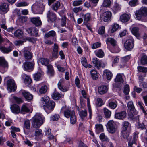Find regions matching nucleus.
<instances>
[{
    "instance_id": "nucleus-1",
    "label": "nucleus",
    "mask_w": 147,
    "mask_h": 147,
    "mask_svg": "<svg viewBox=\"0 0 147 147\" xmlns=\"http://www.w3.org/2000/svg\"><path fill=\"white\" fill-rule=\"evenodd\" d=\"M44 121V117L41 114L37 113L32 118V125L33 127L38 128L43 124Z\"/></svg>"
},
{
    "instance_id": "nucleus-2",
    "label": "nucleus",
    "mask_w": 147,
    "mask_h": 147,
    "mask_svg": "<svg viewBox=\"0 0 147 147\" xmlns=\"http://www.w3.org/2000/svg\"><path fill=\"white\" fill-rule=\"evenodd\" d=\"M43 0H37L36 2L32 6V10L34 14H42L45 9Z\"/></svg>"
},
{
    "instance_id": "nucleus-3",
    "label": "nucleus",
    "mask_w": 147,
    "mask_h": 147,
    "mask_svg": "<svg viewBox=\"0 0 147 147\" xmlns=\"http://www.w3.org/2000/svg\"><path fill=\"white\" fill-rule=\"evenodd\" d=\"M136 19L144 22L147 21V8H143L136 11L135 13Z\"/></svg>"
},
{
    "instance_id": "nucleus-4",
    "label": "nucleus",
    "mask_w": 147,
    "mask_h": 147,
    "mask_svg": "<svg viewBox=\"0 0 147 147\" xmlns=\"http://www.w3.org/2000/svg\"><path fill=\"white\" fill-rule=\"evenodd\" d=\"M55 105V103L54 101L51 100L42 107L47 113L48 114L54 109Z\"/></svg>"
},
{
    "instance_id": "nucleus-5",
    "label": "nucleus",
    "mask_w": 147,
    "mask_h": 147,
    "mask_svg": "<svg viewBox=\"0 0 147 147\" xmlns=\"http://www.w3.org/2000/svg\"><path fill=\"white\" fill-rule=\"evenodd\" d=\"M107 127L108 131L111 133H115L117 129L116 124L113 120L108 121L107 124Z\"/></svg>"
},
{
    "instance_id": "nucleus-6",
    "label": "nucleus",
    "mask_w": 147,
    "mask_h": 147,
    "mask_svg": "<svg viewBox=\"0 0 147 147\" xmlns=\"http://www.w3.org/2000/svg\"><path fill=\"white\" fill-rule=\"evenodd\" d=\"M8 90L10 92H14L16 89V86L13 80L9 79L7 82Z\"/></svg>"
},
{
    "instance_id": "nucleus-7",
    "label": "nucleus",
    "mask_w": 147,
    "mask_h": 147,
    "mask_svg": "<svg viewBox=\"0 0 147 147\" xmlns=\"http://www.w3.org/2000/svg\"><path fill=\"white\" fill-rule=\"evenodd\" d=\"M92 62L93 64L94 65V66L98 69H99L101 67L102 68L104 67L106 65L105 63L98 60L96 58L93 59Z\"/></svg>"
},
{
    "instance_id": "nucleus-8",
    "label": "nucleus",
    "mask_w": 147,
    "mask_h": 147,
    "mask_svg": "<svg viewBox=\"0 0 147 147\" xmlns=\"http://www.w3.org/2000/svg\"><path fill=\"white\" fill-rule=\"evenodd\" d=\"M60 112L63 113L64 116L67 118H69L72 115V113H74V111H71L69 109H67L65 107H63L62 108Z\"/></svg>"
},
{
    "instance_id": "nucleus-9",
    "label": "nucleus",
    "mask_w": 147,
    "mask_h": 147,
    "mask_svg": "<svg viewBox=\"0 0 147 147\" xmlns=\"http://www.w3.org/2000/svg\"><path fill=\"white\" fill-rule=\"evenodd\" d=\"M125 48L129 51L131 50L134 47V40L132 38L126 40L124 44Z\"/></svg>"
},
{
    "instance_id": "nucleus-10",
    "label": "nucleus",
    "mask_w": 147,
    "mask_h": 147,
    "mask_svg": "<svg viewBox=\"0 0 147 147\" xmlns=\"http://www.w3.org/2000/svg\"><path fill=\"white\" fill-rule=\"evenodd\" d=\"M47 14L48 22H53L56 19V15L54 13L49 11Z\"/></svg>"
},
{
    "instance_id": "nucleus-11",
    "label": "nucleus",
    "mask_w": 147,
    "mask_h": 147,
    "mask_svg": "<svg viewBox=\"0 0 147 147\" xmlns=\"http://www.w3.org/2000/svg\"><path fill=\"white\" fill-rule=\"evenodd\" d=\"M20 92L27 100H30L32 99V95L25 90H21Z\"/></svg>"
},
{
    "instance_id": "nucleus-12",
    "label": "nucleus",
    "mask_w": 147,
    "mask_h": 147,
    "mask_svg": "<svg viewBox=\"0 0 147 147\" xmlns=\"http://www.w3.org/2000/svg\"><path fill=\"white\" fill-rule=\"evenodd\" d=\"M58 45L55 43L54 46H52L53 51L52 53L51 59H55L58 57Z\"/></svg>"
},
{
    "instance_id": "nucleus-13",
    "label": "nucleus",
    "mask_w": 147,
    "mask_h": 147,
    "mask_svg": "<svg viewBox=\"0 0 147 147\" xmlns=\"http://www.w3.org/2000/svg\"><path fill=\"white\" fill-rule=\"evenodd\" d=\"M23 67L25 70L30 71L33 69V65L31 62H26L23 64Z\"/></svg>"
},
{
    "instance_id": "nucleus-14",
    "label": "nucleus",
    "mask_w": 147,
    "mask_h": 147,
    "mask_svg": "<svg viewBox=\"0 0 147 147\" xmlns=\"http://www.w3.org/2000/svg\"><path fill=\"white\" fill-rule=\"evenodd\" d=\"M111 16L112 14L110 12L106 11L103 13L101 18L104 22H107L111 19Z\"/></svg>"
},
{
    "instance_id": "nucleus-15",
    "label": "nucleus",
    "mask_w": 147,
    "mask_h": 147,
    "mask_svg": "<svg viewBox=\"0 0 147 147\" xmlns=\"http://www.w3.org/2000/svg\"><path fill=\"white\" fill-rule=\"evenodd\" d=\"M127 113L125 111H122L117 112L115 114V117L116 119H123L126 117Z\"/></svg>"
},
{
    "instance_id": "nucleus-16",
    "label": "nucleus",
    "mask_w": 147,
    "mask_h": 147,
    "mask_svg": "<svg viewBox=\"0 0 147 147\" xmlns=\"http://www.w3.org/2000/svg\"><path fill=\"white\" fill-rule=\"evenodd\" d=\"M20 112L23 114H25L26 113H30L31 111L28 108L27 105L25 104L22 105L21 108Z\"/></svg>"
},
{
    "instance_id": "nucleus-17",
    "label": "nucleus",
    "mask_w": 147,
    "mask_h": 147,
    "mask_svg": "<svg viewBox=\"0 0 147 147\" xmlns=\"http://www.w3.org/2000/svg\"><path fill=\"white\" fill-rule=\"evenodd\" d=\"M108 89V88L106 86H102L98 88V91L99 93L102 95L106 93Z\"/></svg>"
},
{
    "instance_id": "nucleus-18",
    "label": "nucleus",
    "mask_w": 147,
    "mask_h": 147,
    "mask_svg": "<svg viewBox=\"0 0 147 147\" xmlns=\"http://www.w3.org/2000/svg\"><path fill=\"white\" fill-rule=\"evenodd\" d=\"M31 22L36 26H40L41 24V22L39 17H34L31 19Z\"/></svg>"
},
{
    "instance_id": "nucleus-19",
    "label": "nucleus",
    "mask_w": 147,
    "mask_h": 147,
    "mask_svg": "<svg viewBox=\"0 0 147 147\" xmlns=\"http://www.w3.org/2000/svg\"><path fill=\"white\" fill-rule=\"evenodd\" d=\"M26 49L25 48L24 51V55L26 60H30L32 58V55L29 51L26 50Z\"/></svg>"
},
{
    "instance_id": "nucleus-20",
    "label": "nucleus",
    "mask_w": 147,
    "mask_h": 147,
    "mask_svg": "<svg viewBox=\"0 0 147 147\" xmlns=\"http://www.w3.org/2000/svg\"><path fill=\"white\" fill-rule=\"evenodd\" d=\"M49 97L46 96H45L44 97H42L40 102V105L41 107H43L46 105L49 101Z\"/></svg>"
},
{
    "instance_id": "nucleus-21",
    "label": "nucleus",
    "mask_w": 147,
    "mask_h": 147,
    "mask_svg": "<svg viewBox=\"0 0 147 147\" xmlns=\"http://www.w3.org/2000/svg\"><path fill=\"white\" fill-rule=\"evenodd\" d=\"M13 49V47L12 45H10L7 48L5 47H0V50L3 53H8L11 52Z\"/></svg>"
},
{
    "instance_id": "nucleus-22",
    "label": "nucleus",
    "mask_w": 147,
    "mask_h": 147,
    "mask_svg": "<svg viewBox=\"0 0 147 147\" xmlns=\"http://www.w3.org/2000/svg\"><path fill=\"white\" fill-rule=\"evenodd\" d=\"M12 112L15 114H18L20 111V108L18 105H13L11 107Z\"/></svg>"
},
{
    "instance_id": "nucleus-23",
    "label": "nucleus",
    "mask_w": 147,
    "mask_h": 147,
    "mask_svg": "<svg viewBox=\"0 0 147 147\" xmlns=\"http://www.w3.org/2000/svg\"><path fill=\"white\" fill-rule=\"evenodd\" d=\"M127 106L128 109L131 112H135V114L136 113V111L132 101H130L127 104Z\"/></svg>"
},
{
    "instance_id": "nucleus-24",
    "label": "nucleus",
    "mask_w": 147,
    "mask_h": 147,
    "mask_svg": "<svg viewBox=\"0 0 147 147\" xmlns=\"http://www.w3.org/2000/svg\"><path fill=\"white\" fill-rule=\"evenodd\" d=\"M137 112L136 111V113L135 114V112H131L128 114V118L130 120H136L138 119V115H137Z\"/></svg>"
},
{
    "instance_id": "nucleus-25",
    "label": "nucleus",
    "mask_w": 147,
    "mask_h": 147,
    "mask_svg": "<svg viewBox=\"0 0 147 147\" xmlns=\"http://www.w3.org/2000/svg\"><path fill=\"white\" fill-rule=\"evenodd\" d=\"M138 138V135L135 134L132 140H129L128 147H132L133 144H135Z\"/></svg>"
},
{
    "instance_id": "nucleus-26",
    "label": "nucleus",
    "mask_w": 147,
    "mask_h": 147,
    "mask_svg": "<svg viewBox=\"0 0 147 147\" xmlns=\"http://www.w3.org/2000/svg\"><path fill=\"white\" fill-rule=\"evenodd\" d=\"M61 6L60 2L59 1H56L51 6L52 9L55 12L57 11L59 8Z\"/></svg>"
},
{
    "instance_id": "nucleus-27",
    "label": "nucleus",
    "mask_w": 147,
    "mask_h": 147,
    "mask_svg": "<svg viewBox=\"0 0 147 147\" xmlns=\"http://www.w3.org/2000/svg\"><path fill=\"white\" fill-rule=\"evenodd\" d=\"M8 5L6 3L1 4L0 6V10L6 13L8 11Z\"/></svg>"
},
{
    "instance_id": "nucleus-28",
    "label": "nucleus",
    "mask_w": 147,
    "mask_h": 147,
    "mask_svg": "<svg viewBox=\"0 0 147 147\" xmlns=\"http://www.w3.org/2000/svg\"><path fill=\"white\" fill-rule=\"evenodd\" d=\"M21 76L24 81L27 82L28 84H30L31 83L32 80L29 76L26 74H23Z\"/></svg>"
},
{
    "instance_id": "nucleus-29",
    "label": "nucleus",
    "mask_w": 147,
    "mask_h": 147,
    "mask_svg": "<svg viewBox=\"0 0 147 147\" xmlns=\"http://www.w3.org/2000/svg\"><path fill=\"white\" fill-rule=\"evenodd\" d=\"M39 60L42 65L46 66L49 65V64L50 62V60L49 59L45 58H40Z\"/></svg>"
},
{
    "instance_id": "nucleus-30",
    "label": "nucleus",
    "mask_w": 147,
    "mask_h": 147,
    "mask_svg": "<svg viewBox=\"0 0 147 147\" xmlns=\"http://www.w3.org/2000/svg\"><path fill=\"white\" fill-rule=\"evenodd\" d=\"M129 18V15L127 14H125L121 15L120 16V20L122 22H125L128 21Z\"/></svg>"
},
{
    "instance_id": "nucleus-31",
    "label": "nucleus",
    "mask_w": 147,
    "mask_h": 147,
    "mask_svg": "<svg viewBox=\"0 0 147 147\" xmlns=\"http://www.w3.org/2000/svg\"><path fill=\"white\" fill-rule=\"evenodd\" d=\"M0 66L4 67H8V63L3 57H0Z\"/></svg>"
},
{
    "instance_id": "nucleus-32",
    "label": "nucleus",
    "mask_w": 147,
    "mask_h": 147,
    "mask_svg": "<svg viewBox=\"0 0 147 147\" xmlns=\"http://www.w3.org/2000/svg\"><path fill=\"white\" fill-rule=\"evenodd\" d=\"M139 28L137 27H133L131 30L132 33L136 37H138L139 36Z\"/></svg>"
},
{
    "instance_id": "nucleus-33",
    "label": "nucleus",
    "mask_w": 147,
    "mask_h": 147,
    "mask_svg": "<svg viewBox=\"0 0 147 147\" xmlns=\"http://www.w3.org/2000/svg\"><path fill=\"white\" fill-rule=\"evenodd\" d=\"M103 112L105 117L106 118H109L111 115V111L106 108L103 109Z\"/></svg>"
},
{
    "instance_id": "nucleus-34",
    "label": "nucleus",
    "mask_w": 147,
    "mask_h": 147,
    "mask_svg": "<svg viewBox=\"0 0 147 147\" xmlns=\"http://www.w3.org/2000/svg\"><path fill=\"white\" fill-rule=\"evenodd\" d=\"M78 113L82 120H83L84 117L87 116V111L86 110L81 111L78 110Z\"/></svg>"
},
{
    "instance_id": "nucleus-35",
    "label": "nucleus",
    "mask_w": 147,
    "mask_h": 147,
    "mask_svg": "<svg viewBox=\"0 0 147 147\" xmlns=\"http://www.w3.org/2000/svg\"><path fill=\"white\" fill-rule=\"evenodd\" d=\"M114 81L115 82L123 83V80L122 78V75L120 74H117L114 80Z\"/></svg>"
},
{
    "instance_id": "nucleus-36",
    "label": "nucleus",
    "mask_w": 147,
    "mask_h": 147,
    "mask_svg": "<svg viewBox=\"0 0 147 147\" xmlns=\"http://www.w3.org/2000/svg\"><path fill=\"white\" fill-rule=\"evenodd\" d=\"M107 42L110 43L113 46H115L117 44L116 41L111 37H109L107 38L106 40V43L107 44Z\"/></svg>"
},
{
    "instance_id": "nucleus-37",
    "label": "nucleus",
    "mask_w": 147,
    "mask_h": 147,
    "mask_svg": "<svg viewBox=\"0 0 147 147\" xmlns=\"http://www.w3.org/2000/svg\"><path fill=\"white\" fill-rule=\"evenodd\" d=\"M91 77L94 80H96L98 77V75L96 70H92L90 71Z\"/></svg>"
},
{
    "instance_id": "nucleus-38",
    "label": "nucleus",
    "mask_w": 147,
    "mask_h": 147,
    "mask_svg": "<svg viewBox=\"0 0 147 147\" xmlns=\"http://www.w3.org/2000/svg\"><path fill=\"white\" fill-rule=\"evenodd\" d=\"M109 107L111 109H114L117 107V103L116 101H110L108 103Z\"/></svg>"
},
{
    "instance_id": "nucleus-39",
    "label": "nucleus",
    "mask_w": 147,
    "mask_h": 147,
    "mask_svg": "<svg viewBox=\"0 0 147 147\" xmlns=\"http://www.w3.org/2000/svg\"><path fill=\"white\" fill-rule=\"evenodd\" d=\"M47 73L48 74L50 75H52L54 73V70L53 67L52 65L49 64L47 66Z\"/></svg>"
},
{
    "instance_id": "nucleus-40",
    "label": "nucleus",
    "mask_w": 147,
    "mask_h": 147,
    "mask_svg": "<svg viewBox=\"0 0 147 147\" xmlns=\"http://www.w3.org/2000/svg\"><path fill=\"white\" fill-rule=\"evenodd\" d=\"M61 96V94L57 92H54L52 95V98L55 100L59 99Z\"/></svg>"
},
{
    "instance_id": "nucleus-41",
    "label": "nucleus",
    "mask_w": 147,
    "mask_h": 147,
    "mask_svg": "<svg viewBox=\"0 0 147 147\" xmlns=\"http://www.w3.org/2000/svg\"><path fill=\"white\" fill-rule=\"evenodd\" d=\"M14 35L15 37H22L23 36V32L22 30L18 29L14 32Z\"/></svg>"
},
{
    "instance_id": "nucleus-42",
    "label": "nucleus",
    "mask_w": 147,
    "mask_h": 147,
    "mask_svg": "<svg viewBox=\"0 0 147 147\" xmlns=\"http://www.w3.org/2000/svg\"><path fill=\"white\" fill-rule=\"evenodd\" d=\"M104 75L106 76L108 80H110L112 77V74L108 70H105L104 71Z\"/></svg>"
},
{
    "instance_id": "nucleus-43",
    "label": "nucleus",
    "mask_w": 147,
    "mask_h": 147,
    "mask_svg": "<svg viewBox=\"0 0 147 147\" xmlns=\"http://www.w3.org/2000/svg\"><path fill=\"white\" fill-rule=\"evenodd\" d=\"M47 88V86L46 85H45L42 86L39 89V94H45L46 92Z\"/></svg>"
},
{
    "instance_id": "nucleus-44",
    "label": "nucleus",
    "mask_w": 147,
    "mask_h": 147,
    "mask_svg": "<svg viewBox=\"0 0 147 147\" xmlns=\"http://www.w3.org/2000/svg\"><path fill=\"white\" fill-rule=\"evenodd\" d=\"M121 9L120 5L116 3H115L112 8L113 11L115 13L119 11Z\"/></svg>"
},
{
    "instance_id": "nucleus-45",
    "label": "nucleus",
    "mask_w": 147,
    "mask_h": 147,
    "mask_svg": "<svg viewBox=\"0 0 147 147\" xmlns=\"http://www.w3.org/2000/svg\"><path fill=\"white\" fill-rule=\"evenodd\" d=\"M146 106H147V90L143 92L141 94Z\"/></svg>"
},
{
    "instance_id": "nucleus-46",
    "label": "nucleus",
    "mask_w": 147,
    "mask_h": 147,
    "mask_svg": "<svg viewBox=\"0 0 147 147\" xmlns=\"http://www.w3.org/2000/svg\"><path fill=\"white\" fill-rule=\"evenodd\" d=\"M26 41V38L21 39L18 40H16L14 42V44L16 46L21 45L23 43Z\"/></svg>"
},
{
    "instance_id": "nucleus-47",
    "label": "nucleus",
    "mask_w": 147,
    "mask_h": 147,
    "mask_svg": "<svg viewBox=\"0 0 147 147\" xmlns=\"http://www.w3.org/2000/svg\"><path fill=\"white\" fill-rule=\"evenodd\" d=\"M119 26L118 24L115 23L112 25V28L111 30V32L113 33L115 32L119 28Z\"/></svg>"
},
{
    "instance_id": "nucleus-48",
    "label": "nucleus",
    "mask_w": 147,
    "mask_h": 147,
    "mask_svg": "<svg viewBox=\"0 0 147 147\" xmlns=\"http://www.w3.org/2000/svg\"><path fill=\"white\" fill-rule=\"evenodd\" d=\"M140 61L142 65L147 64V56L146 55H143L141 58Z\"/></svg>"
},
{
    "instance_id": "nucleus-49",
    "label": "nucleus",
    "mask_w": 147,
    "mask_h": 147,
    "mask_svg": "<svg viewBox=\"0 0 147 147\" xmlns=\"http://www.w3.org/2000/svg\"><path fill=\"white\" fill-rule=\"evenodd\" d=\"M100 138L102 141L109 142V140L104 133H101L100 135Z\"/></svg>"
},
{
    "instance_id": "nucleus-50",
    "label": "nucleus",
    "mask_w": 147,
    "mask_h": 147,
    "mask_svg": "<svg viewBox=\"0 0 147 147\" xmlns=\"http://www.w3.org/2000/svg\"><path fill=\"white\" fill-rule=\"evenodd\" d=\"M96 55L98 57L102 58L104 56V53L102 49H100L96 52Z\"/></svg>"
},
{
    "instance_id": "nucleus-51",
    "label": "nucleus",
    "mask_w": 147,
    "mask_h": 147,
    "mask_svg": "<svg viewBox=\"0 0 147 147\" xmlns=\"http://www.w3.org/2000/svg\"><path fill=\"white\" fill-rule=\"evenodd\" d=\"M16 4L17 7H20L28 6L29 4V3L25 1H23L17 3Z\"/></svg>"
},
{
    "instance_id": "nucleus-52",
    "label": "nucleus",
    "mask_w": 147,
    "mask_h": 147,
    "mask_svg": "<svg viewBox=\"0 0 147 147\" xmlns=\"http://www.w3.org/2000/svg\"><path fill=\"white\" fill-rule=\"evenodd\" d=\"M72 115L70 117V121L71 123L73 124H74L76 121V116L75 115V113H72Z\"/></svg>"
},
{
    "instance_id": "nucleus-53",
    "label": "nucleus",
    "mask_w": 147,
    "mask_h": 147,
    "mask_svg": "<svg viewBox=\"0 0 147 147\" xmlns=\"http://www.w3.org/2000/svg\"><path fill=\"white\" fill-rule=\"evenodd\" d=\"M103 102L102 99L100 98L97 99L96 105L98 107H100L103 105Z\"/></svg>"
},
{
    "instance_id": "nucleus-54",
    "label": "nucleus",
    "mask_w": 147,
    "mask_h": 147,
    "mask_svg": "<svg viewBox=\"0 0 147 147\" xmlns=\"http://www.w3.org/2000/svg\"><path fill=\"white\" fill-rule=\"evenodd\" d=\"M138 71L140 72L145 73L147 72V68L142 66H139L137 67Z\"/></svg>"
},
{
    "instance_id": "nucleus-55",
    "label": "nucleus",
    "mask_w": 147,
    "mask_h": 147,
    "mask_svg": "<svg viewBox=\"0 0 147 147\" xmlns=\"http://www.w3.org/2000/svg\"><path fill=\"white\" fill-rule=\"evenodd\" d=\"M127 130H122L121 131V135L125 139H127L129 137V134L126 131Z\"/></svg>"
},
{
    "instance_id": "nucleus-56",
    "label": "nucleus",
    "mask_w": 147,
    "mask_h": 147,
    "mask_svg": "<svg viewBox=\"0 0 147 147\" xmlns=\"http://www.w3.org/2000/svg\"><path fill=\"white\" fill-rule=\"evenodd\" d=\"M91 18V16L90 13H87L84 16V22H87L90 20Z\"/></svg>"
},
{
    "instance_id": "nucleus-57",
    "label": "nucleus",
    "mask_w": 147,
    "mask_h": 147,
    "mask_svg": "<svg viewBox=\"0 0 147 147\" xmlns=\"http://www.w3.org/2000/svg\"><path fill=\"white\" fill-rule=\"evenodd\" d=\"M56 33L53 30H51L48 32L46 34V37H55L56 36Z\"/></svg>"
},
{
    "instance_id": "nucleus-58",
    "label": "nucleus",
    "mask_w": 147,
    "mask_h": 147,
    "mask_svg": "<svg viewBox=\"0 0 147 147\" xmlns=\"http://www.w3.org/2000/svg\"><path fill=\"white\" fill-rule=\"evenodd\" d=\"M41 74L40 73H37L33 75L34 79L36 81H38L41 77Z\"/></svg>"
},
{
    "instance_id": "nucleus-59",
    "label": "nucleus",
    "mask_w": 147,
    "mask_h": 147,
    "mask_svg": "<svg viewBox=\"0 0 147 147\" xmlns=\"http://www.w3.org/2000/svg\"><path fill=\"white\" fill-rule=\"evenodd\" d=\"M129 86L128 85H126L124 87V93L125 95H127L129 94Z\"/></svg>"
},
{
    "instance_id": "nucleus-60",
    "label": "nucleus",
    "mask_w": 147,
    "mask_h": 147,
    "mask_svg": "<svg viewBox=\"0 0 147 147\" xmlns=\"http://www.w3.org/2000/svg\"><path fill=\"white\" fill-rule=\"evenodd\" d=\"M58 87L59 90L63 92H65L68 90L69 88L64 86H63L61 85L58 86Z\"/></svg>"
},
{
    "instance_id": "nucleus-61",
    "label": "nucleus",
    "mask_w": 147,
    "mask_h": 147,
    "mask_svg": "<svg viewBox=\"0 0 147 147\" xmlns=\"http://www.w3.org/2000/svg\"><path fill=\"white\" fill-rule=\"evenodd\" d=\"M83 3L82 0H75L73 3V5L74 6H76L82 4Z\"/></svg>"
},
{
    "instance_id": "nucleus-62",
    "label": "nucleus",
    "mask_w": 147,
    "mask_h": 147,
    "mask_svg": "<svg viewBox=\"0 0 147 147\" xmlns=\"http://www.w3.org/2000/svg\"><path fill=\"white\" fill-rule=\"evenodd\" d=\"M81 63L82 65L85 67H88L87 63V60L85 58L83 57L82 58Z\"/></svg>"
},
{
    "instance_id": "nucleus-63",
    "label": "nucleus",
    "mask_w": 147,
    "mask_h": 147,
    "mask_svg": "<svg viewBox=\"0 0 147 147\" xmlns=\"http://www.w3.org/2000/svg\"><path fill=\"white\" fill-rule=\"evenodd\" d=\"M129 123L128 121H125L123 123V129L122 130H127Z\"/></svg>"
},
{
    "instance_id": "nucleus-64",
    "label": "nucleus",
    "mask_w": 147,
    "mask_h": 147,
    "mask_svg": "<svg viewBox=\"0 0 147 147\" xmlns=\"http://www.w3.org/2000/svg\"><path fill=\"white\" fill-rule=\"evenodd\" d=\"M111 2L110 0H104L102 4L103 7H109L111 5Z\"/></svg>"
}]
</instances>
